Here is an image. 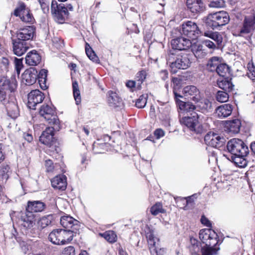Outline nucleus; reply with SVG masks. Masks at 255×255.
I'll list each match as a JSON object with an SVG mask.
<instances>
[{"label": "nucleus", "mask_w": 255, "mask_h": 255, "mask_svg": "<svg viewBox=\"0 0 255 255\" xmlns=\"http://www.w3.org/2000/svg\"><path fill=\"white\" fill-rule=\"evenodd\" d=\"M216 71L220 76L224 77L230 73V68L225 63H220Z\"/></svg>", "instance_id": "nucleus-40"}, {"label": "nucleus", "mask_w": 255, "mask_h": 255, "mask_svg": "<svg viewBox=\"0 0 255 255\" xmlns=\"http://www.w3.org/2000/svg\"><path fill=\"white\" fill-rule=\"evenodd\" d=\"M45 166L47 172H52L54 169V166L52 161L51 160L45 161Z\"/></svg>", "instance_id": "nucleus-57"}, {"label": "nucleus", "mask_w": 255, "mask_h": 255, "mask_svg": "<svg viewBox=\"0 0 255 255\" xmlns=\"http://www.w3.org/2000/svg\"><path fill=\"white\" fill-rule=\"evenodd\" d=\"M85 51L87 56L90 60L96 63H98L99 62V60L98 56H97L94 51L92 49L89 44L87 43L86 44Z\"/></svg>", "instance_id": "nucleus-42"}, {"label": "nucleus", "mask_w": 255, "mask_h": 255, "mask_svg": "<svg viewBox=\"0 0 255 255\" xmlns=\"http://www.w3.org/2000/svg\"><path fill=\"white\" fill-rule=\"evenodd\" d=\"M199 238L205 244L206 248H214L218 242V235L217 233L213 230L210 229H204L200 230L199 233ZM217 249V248H216ZM218 249L219 250V248Z\"/></svg>", "instance_id": "nucleus-8"}, {"label": "nucleus", "mask_w": 255, "mask_h": 255, "mask_svg": "<svg viewBox=\"0 0 255 255\" xmlns=\"http://www.w3.org/2000/svg\"><path fill=\"white\" fill-rule=\"evenodd\" d=\"M203 43L206 47H208L210 49H214L216 48L215 44L210 40H204Z\"/></svg>", "instance_id": "nucleus-59"}, {"label": "nucleus", "mask_w": 255, "mask_h": 255, "mask_svg": "<svg viewBox=\"0 0 255 255\" xmlns=\"http://www.w3.org/2000/svg\"><path fill=\"white\" fill-rule=\"evenodd\" d=\"M56 6H58L57 2L55 0H52L51 2V12L52 13L55 11L56 10Z\"/></svg>", "instance_id": "nucleus-64"}, {"label": "nucleus", "mask_w": 255, "mask_h": 255, "mask_svg": "<svg viewBox=\"0 0 255 255\" xmlns=\"http://www.w3.org/2000/svg\"><path fill=\"white\" fill-rule=\"evenodd\" d=\"M41 56L36 50L28 52L25 57L26 63L30 66H35L41 61Z\"/></svg>", "instance_id": "nucleus-26"}, {"label": "nucleus", "mask_w": 255, "mask_h": 255, "mask_svg": "<svg viewBox=\"0 0 255 255\" xmlns=\"http://www.w3.org/2000/svg\"><path fill=\"white\" fill-rule=\"evenodd\" d=\"M147 96L146 95H141L136 101V107L138 108H144L147 102Z\"/></svg>", "instance_id": "nucleus-48"}, {"label": "nucleus", "mask_w": 255, "mask_h": 255, "mask_svg": "<svg viewBox=\"0 0 255 255\" xmlns=\"http://www.w3.org/2000/svg\"><path fill=\"white\" fill-rule=\"evenodd\" d=\"M197 103V107L200 108L201 110L208 111L212 109L211 102L207 99H201L198 102H195Z\"/></svg>", "instance_id": "nucleus-35"}, {"label": "nucleus", "mask_w": 255, "mask_h": 255, "mask_svg": "<svg viewBox=\"0 0 255 255\" xmlns=\"http://www.w3.org/2000/svg\"><path fill=\"white\" fill-rule=\"evenodd\" d=\"M201 222L202 224L206 226L207 227H211V223L210 221L204 216H202L201 218Z\"/></svg>", "instance_id": "nucleus-61"}, {"label": "nucleus", "mask_w": 255, "mask_h": 255, "mask_svg": "<svg viewBox=\"0 0 255 255\" xmlns=\"http://www.w3.org/2000/svg\"><path fill=\"white\" fill-rule=\"evenodd\" d=\"M37 79V71L34 68L26 70L22 75V82L26 85H32Z\"/></svg>", "instance_id": "nucleus-14"}, {"label": "nucleus", "mask_w": 255, "mask_h": 255, "mask_svg": "<svg viewBox=\"0 0 255 255\" xmlns=\"http://www.w3.org/2000/svg\"><path fill=\"white\" fill-rule=\"evenodd\" d=\"M224 0H212L209 3V6L213 8H220L224 6Z\"/></svg>", "instance_id": "nucleus-51"}, {"label": "nucleus", "mask_w": 255, "mask_h": 255, "mask_svg": "<svg viewBox=\"0 0 255 255\" xmlns=\"http://www.w3.org/2000/svg\"><path fill=\"white\" fill-rule=\"evenodd\" d=\"M175 200H177V201H183V202L186 203V205L190 203H191L193 201L192 199V196H189L186 198H181L180 197H179L175 198Z\"/></svg>", "instance_id": "nucleus-56"}, {"label": "nucleus", "mask_w": 255, "mask_h": 255, "mask_svg": "<svg viewBox=\"0 0 255 255\" xmlns=\"http://www.w3.org/2000/svg\"><path fill=\"white\" fill-rule=\"evenodd\" d=\"M230 21L229 14L225 11L210 13L205 19V23L214 29L227 24Z\"/></svg>", "instance_id": "nucleus-1"}, {"label": "nucleus", "mask_w": 255, "mask_h": 255, "mask_svg": "<svg viewBox=\"0 0 255 255\" xmlns=\"http://www.w3.org/2000/svg\"><path fill=\"white\" fill-rule=\"evenodd\" d=\"M220 63L219 58L217 57H213L208 61L207 64V69L210 71H216Z\"/></svg>", "instance_id": "nucleus-36"}, {"label": "nucleus", "mask_w": 255, "mask_h": 255, "mask_svg": "<svg viewBox=\"0 0 255 255\" xmlns=\"http://www.w3.org/2000/svg\"><path fill=\"white\" fill-rule=\"evenodd\" d=\"M255 29V15L247 16L244 19L242 26L237 29L235 35L249 40Z\"/></svg>", "instance_id": "nucleus-2"}, {"label": "nucleus", "mask_w": 255, "mask_h": 255, "mask_svg": "<svg viewBox=\"0 0 255 255\" xmlns=\"http://www.w3.org/2000/svg\"><path fill=\"white\" fill-rule=\"evenodd\" d=\"M79 222L70 216H63L60 219V224L65 228L68 229H72L77 230V226H78Z\"/></svg>", "instance_id": "nucleus-22"}, {"label": "nucleus", "mask_w": 255, "mask_h": 255, "mask_svg": "<svg viewBox=\"0 0 255 255\" xmlns=\"http://www.w3.org/2000/svg\"><path fill=\"white\" fill-rule=\"evenodd\" d=\"M171 44L174 49L184 50L188 49L191 46V42L188 39L180 37L172 39Z\"/></svg>", "instance_id": "nucleus-16"}, {"label": "nucleus", "mask_w": 255, "mask_h": 255, "mask_svg": "<svg viewBox=\"0 0 255 255\" xmlns=\"http://www.w3.org/2000/svg\"><path fill=\"white\" fill-rule=\"evenodd\" d=\"M45 204L40 201H28L27 202V210L33 212H41L45 209Z\"/></svg>", "instance_id": "nucleus-25"}, {"label": "nucleus", "mask_w": 255, "mask_h": 255, "mask_svg": "<svg viewBox=\"0 0 255 255\" xmlns=\"http://www.w3.org/2000/svg\"><path fill=\"white\" fill-rule=\"evenodd\" d=\"M48 127L44 130L39 137L41 143L50 147L54 141V130H56L55 126Z\"/></svg>", "instance_id": "nucleus-13"}, {"label": "nucleus", "mask_w": 255, "mask_h": 255, "mask_svg": "<svg viewBox=\"0 0 255 255\" xmlns=\"http://www.w3.org/2000/svg\"><path fill=\"white\" fill-rule=\"evenodd\" d=\"M186 4L188 8L194 13L202 11L204 4L201 0H187Z\"/></svg>", "instance_id": "nucleus-24"}, {"label": "nucleus", "mask_w": 255, "mask_h": 255, "mask_svg": "<svg viewBox=\"0 0 255 255\" xmlns=\"http://www.w3.org/2000/svg\"><path fill=\"white\" fill-rule=\"evenodd\" d=\"M203 35L215 41L218 45L221 44L223 40L222 35L217 31H207L204 32Z\"/></svg>", "instance_id": "nucleus-34"}, {"label": "nucleus", "mask_w": 255, "mask_h": 255, "mask_svg": "<svg viewBox=\"0 0 255 255\" xmlns=\"http://www.w3.org/2000/svg\"><path fill=\"white\" fill-rule=\"evenodd\" d=\"M233 110L230 104H224L218 107L216 110V114L220 118H225L231 115Z\"/></svg>", "instance_id": "nucleus-27"}, {"label": "nucleus", "mask_w": 255, "mask_h": 255, "mask_svg": "<svg viewBox=\"0 0 255 255\" xmlns=\"http://www.w3.org/2000/svg\"><path fill=\"white\" fill-rule=\"evenodd\" d=\"M99 235L109 243H113L117 241V235L113 231H108Z\"/></svg>", "instance_id": "nucleus-37"}, {"label": "nucleus", "mask_w": 255, "mask_h": 255, "mask_svg": "<svg viewBox=\"0 0 255 255\" xmlns=\"http://www.w3.org/2000/svg\"><path fill=\"white\" fill-rule=\"evenodd\" d=\"M179 108L180 110H183L187 112H190L193 111L196 107L190 102H184L181 101L179 103Z\"/></svg>", "instance_id": "nucleus-44"}, {"label": "nucleus", "mask_w": 255, "mask_h": 255, "mask_svg": "<svg viewBox=\"0 0 255 255\" xmlns=\"http://www.w3.org/2000/svg\"><path fill=\"white\" fill-rule=\"evenodd\" d=\"M204 140L207 145L216 148L222 146L226 142V139L223 135L211 132L205 136Z\"/></svg>", "instance_id": "nucleus-10"}, {"label": "nucleus", "mask_w": 255, "mask_h": 255, "mask_svg": "<svg viewBox=\"0 0 255 255\" xmlns=\"http://www.w3.org/2000/svg\"><path fill=\"white\" fill-rule=\"evenodd\" d=\"M41 9L44 13H46L49 11L48 2L47 0H38Z\"/></svg>", "instance_id": "nucleus-53"}, {"label": "nucleus", "mask_w": 255, "mask_h": 255, "mask_svg": "<svg viewBox=\"0 0 255 255\" xmlns=\"http://www.w3.org/2000/svg\"><path fill=\"white\" fill-rule=\"evenodd\" d=\"M183 34L192 39H197L201 33L197 24L191 21H188L182 25Z\"/></svg>", "instance_id": "nucleus-9"}, {"label": "nucleus", "mask_w": 255, "mask_h": 255, "mask_svg": "<svg viewBox=\"0 0 255 255\" xmlns=\"http://www.w3.org/2000/svg\"><path fill=\"white\" fill-rule=\"evenodd\" d=\"M191 62L189 57L187 54L179 55L174 62L171 63L172 69L174 68L179 69H186L190 67Z\"/></svg>", "instance_id": "nucleus-15"}, {"label": "nucleus", "mask_w": 255, "mask_h": 255, "mask_svg": "<svg viewBox=\"0 0 255 255\" xmlns=\"http://www.w3.org/2000/svg\"><path fill=\"white\" fill-rule=\"evenodd\" d=\"M5 105L8 115L12 119H15L19 115V111L17 105L13 102L7 103Z\"/></svg>", "instance_id": "nucleus-30"}, {"label": "nucleus", "mask_w": 255, "mask_h": 255, "mask_svg": "<svg viewBox=\"0 0 255 255\" xmlns=\"http://www.w3.org/2000/svg\"><path fill=\"white\" fill-rule=\"evenodd\" d=\"M54 14L55 20L59 23H63L65 21V17L67 14L62 12L54 11L52 12Z\"/></svg>", "instance_id": "nucleus-49"}, {"label": "nucleus", "mask_w": 255, "mask_h": 255, "mask_svg": "<svg viewBox=\"0 0 255 255\" xmlns=\"http://www.w3.org/2000/svg\"><path fill=\"white\" fill-rule=\"evenodd\" d=\"M44 99V96L39 90L31 91L28 95L27 106L29 109L34 110L36 106L41 103Z\"/></svg>", "instance_id": "nucleus-12"}, {"label": "nucleus", "mask_w": 255, "mask_h": 255, "mask_svg": "<svg viewBox=\"0 0 255 255\" xmlns=\"http://www.w3.org/2000/svg\"><path fill=\"white\" fill-rule=\"evenodd\" d=\"M17 87L15 80L10 82L5 77L0 78V104L5 105L8 102V95Z\"/></svg>", "instance_id": "nucleus-3"}, {"label": "nucleus", "mask_w": 255, "mask_h": 255, "mask_svg": "<svg viewBox=\"0 0 255 255\" xmlns=\"http://www.w3.org/2000/svg\"><path fill=\"white\" fill-rule=\"evenodd\" d=\"M63 234L64 245L69 243L73 240L74 236V231L70 229L63 230Z\"/></svg>", "instance_id": "nucleus-43"}, {"label": "nucleus", "mask_w": 255, "mask_h": 255, "mask_svg": "<svg viewBox=\"0 0 255 255\" xmlns=\"http://www.w3.org/2000/svg\"><path fill=\"white\" fill-rule=\"evenodd\" d=\"M74 251L75 250L74 247L69 246L64 249V254L66 255H71L72 254L74 253Z\"/></svg>", "instance_id": "nucleus-60"}, {"label": "nucleus", "mask_w": 255, "mask_h": 255, "mask_svg": "<svg viewBox=\"0 0 255 255\" xmlns=\"http://www.w3.org/2000/svg\"><path fill=\"white\" fill-rule=\"evenodd\" d=\"M52 220L53 216L52 215H49L41 218L38 221L37 223L40 227L43 229L50 225Z\"/></svg>", "instance_id": "nucleus-38"}, {"label": "nucleus", "mask_w": 255, "mask_h": 255, "mask_svg": "<svg viewBox=\"0 0 255 255\" xmlns=\"http://www.w3.org/2000/svg\"><path fill=\"white\" fill-rule=\"evenodd\" d=\"M200 115L194 113L192 117H185L180 120L181 124L186 126L190 130L196 133H202L204 130L202 125L199 122Z\"/></svg>", "instance_id": "nucleus-5"}, {"label": "nucleus", "mask_w": 255, "mask_h": 255, "mask_svg": "<svg viewBox=\"0 0 255 255\" xmlns=\"http://www.w3.org/2000/svg\"><path fill=\"white\" fill-rule=\"evenodd\" d=\"M108 94L109 96L108 101L110 107L116 108L120 107L123 105L122 99L117 96L116 93L110 91L108 92Z\"/></svg>", "instance_id": "nucleus-29"}, {"label": "nucleus", "mask_w": 255, "mask_h": 255, "mask_svg": "<svg viewBox=\"0 0 255 255\" xmlns=\"http://www.w3.org/2000/svg\"><path fill=\"white\" fill-rule=\"evenodd\" d=\"M192 50L195 56L197 58H202L207 54V52L203 46L201 44L193 45Z\"/></svg>", "instance_id": "nucleus-31"}, {"label": "nucleus", "mask_w": 255, "mask_h": 255, "mask_svg": "<svg viewBox=\"0 0 255 255\" xmlns=\"http://www.w3.org/2000/svg\"><path fill=\"white\" fill-rule=\"evenodd\" d=\"M52 186L57 189L64 190L67 186L66 177L64 175L56 176L51 181Z\"/></svg>", "instance_id": "nucleus-23"}, {"label": "nucleus", "mask_w": 255, "mask_h": 255, "mask_svg": "<svg viewBox=\"0 0 255 255\" xmlns=\"http://www.w3.org/2000/svg\"><path fill=\"white\" fill-rule=\"evenodd\" d=\"M192 255H216L219 249L202 247L201 243L195 238H190V245L189 247Z\"/></svg>", "instance_id": "nucleus-6"}, {"label": "nucleus", "mask_w": 255, "mask_h": 255, "mask_svg": "<svg viewBox=\"0 0 255 255\" xmlns=\"http://www.w3.org/2000/svg\"><path fill=\"white\" fill-rule=\"evenodd\" d=\"M34 28L32 26L20 29L17 33V40L25 41L31 39L34 36Z\"/></svg>", "instance_id": "nucleus-17"}, {"label": "nucleus", "mask_w": 255, "mask_h": 255, "mask_svg": "<svg viewBox=\"0 0 255 255\" xmlns=\"http://www.w3.org/2000/svg\"><path fill=\"white\" fill-rule=\"evenodd\" d=\"M14 14L16 16H19L22 21L26 23H32L34 21L30 10L23 3H20L18 7L15 9Z\"/></svg>", "instance_id": "nucleus-11"}, {"label": "nucleus", "mask_w": 255, "mask_h": 255, "mask_svg": "<svg viewBox=\"0 0 255 255\" xmlns=\"http://www.w3.org/2000/svg\"><path fill=\"white\" fill-rule=\"evenodd\" d=\"M72 88L74 98L76 104L78 105L81 102V95L77 82L74 81L73 82Z\"/></svg>", "instance_id": "nucleus-41"}, {"label": "nucleus", "mask_w": 255, "mask_h": 255, "mask_svg": "<svg viewBox=\"0 0 255 255\" xmlns=\"http://www.w3.org/2000/svg\"><path fill=\"white\" fill-rule=\"evenodd\" d=\"M150 254L151 255H165L166 254V249L163 248L158 249L151 248Z\"/></svg>", "instance_id": "nucleus-52"}, {"label": "nucleus", "mask_w": 255, "mask_h": 255, "mask_svg": "<svg viewBox=\"0 0 255 255\" xmlns=\"http://www.w3.org/2000/svg\"><path fill=\"white\" fill-rule=\"evenodd\" d=\"M63 235V229L54 230L49 235V240L55 245H64Z\"/></svg>", "instance_id": "nucleus-21"}, {"label": "nucleus", "mask_w": 255, "mask_h": 255, "mask_svg": "<svg viewBox=\"0 0 255 255\" xmlns=\"http://www.w3.org/2000/svg\"><path fill=\"white\" fill-rule=\"evenodd\" d=\"M28 48L29 44L25 41L18 40L13 41V52L18 56H21L25 53Z\"/></svg>", "instance_id": "nucleus-20"}, {"label": "nucleus", "mask_w": 255, "mask_h": 255, "mask_svg": "<svg viewBox=\"0 0 255 255\" xmlns=\"http://www.w3.org/2000/svg\"><path fill=\"white\" fill-rule=\"evenodd\" d=\"M217 84L218 87L223 90V91L228 93L231 92L233 90L234 87V85L230 80L226 79L219 81Z\"/></svg>", "instance_id": "nucleus-33"}, {"label": "nucleus", "mask_w": 255, "mask_h": 255, "mask_svg": "<svg viewBox=\"0 0 255 255\" xmlns=\"http://www.w3.org/2000/svg\"><path fill=\"white\" fill-rule=\"evenodd\" d=\"M47 71L45 69H42L40 71L39 74H37V79L38 80V82L41 87L43 88V87H46L45 85L42 86L41 84H44L47 77Z\"/></svg>", "instance_id": "nucleus-45"}, {"label": "nucleus", "mask_w": 255, "mask_h": 255, "mask_svg": "<svg viewBox=\"0 0 255 255\" xmlns=\"http://www.w3.org/2000/svg\"><path fill=\"white\" fill-rule=\"evenodd\" d=\"M248 72L247 75L250 79L254 81L255 80V67L252 63L248 64Z\"/></svg>", "instance_id": "nucleus-50"}, {"label": "nucleus", "mask_w": 255, "mask_h": 255, "mask_svg": "<svg viewBox=\"0 0 255 255\" xmlns=\"http://www.w3.org/2000/svg\"><path fill=\"white\" fill-rule=\"evenodd\" d=\"M228 151L233 155H247L249 153L248 147L244 141L239 138H234L230 139L227 143Z\"/></svg>", "instance_id": "nucleus-4"}, {"label": "nucleus", "mask_w": 255, "mask_h": 255, "mask_svg": "<svg viewBox=\"0 0 255 255\" xmlns=\"http://www.w3.org/2000/svg\"><path fill=\"white\" fill-rule=\"evenodd\" d=\"M56 11L62 12L64 13V14H67V9L64 6L63 4H58V6H56Z\"/></svg>", "instance_id": "nucleus-58"}, {"label": "nucleus", "mask_w": 255, "mask_h": 255, "mask_svg": "<svg viewBox=\"0 0 255 255\" xmlns=\"http://www.w3.org/2000/svg\"><path fill=\"white\" fill-rule=\"evenodd\" d=\"M14 64L16 72L18 74H19L20 70L23 67L22 59L15 58Z\"/></svg>", "instance_id": "nucleus-54"}, {"label": "nucleus", "mask_w": 255, "mask_h": 255, "mask_svg": "<svg viewBox=\"0 0 255 255\" xmlns=\"http://www.w3.org/2000/svg\"><path fill=\"white\" fill-rule=\"evenodd\" d=\"M23 222L22 225L26 228H31L35 224V216L33 213L30 211L26 210V212L21 218Z\"/></svg>", "instance_id": "nucleus-28"}, {"label": "nucleus", "mask_w": 255, "mask_h": 255, "mask_svg": "<svg viewBox=\"0 0 255 255\" xmlns=\"http://www.w3.org/2000/svg\"><path fill=\"white\" fill-rule=\"evenodd\" d=\"M146 237L147 240L149 249L150 252L151 248H157L156 246V241H159V240L154 236V234L152 232L147 233Z\"/></svg>", "instance_id": "nucleus-39"}, {"label": "nucleus", "mask_w": 255, "mask_h": 255, "mask_svg": "<svg viewBox=\"0 0 255 255\" xmlns=\"http://www.w3.org/2000/svg\"><path fill=\"white\" fill-rule=\"evenodd\" d=\"M1 63L4 66L5 69L7 68V66L9 64V60L7 58L2 57L1 60Z\"/></svg>", "instance_id": "nucleus-63"}, {"label": "nucleus", "mask_w": 255, "mask_h": 255, "mask_svg": "<svg viewBox=\"0 0 255 255\" xmlns=\"http://www.w3.org/2000/svg\"><path fill=\"white\" fill-rule=\"evenodd\" d=\"M246 156L247 155H243L232 156V159L237 166L241 168H244L248 164V161L245 158Z\"/></svg>", "instance_id": "nucleus-32"}, {"label": "nucleus", "mask_w": 255, "mask_h": 255, "mask_svg": "<svg viewBox=\"0 0 255 255\" xmlns=\"http://www.w3.org/2000/svg\"><path fill=\"white\" fill-rule=\"evenodd\" d=\"M146 78V72L144 71H139L137 73L136 79L139 83H142Z\"/></svg>", "instance_id": "nucleus-55"}, {"label": "nucleus", "mask_w": 255, "mask_h": 255, "mask_svg": "<svg viewBox=\"0 0 255 255\" xmlns=\"http://www.w3.org/2000/svg\"><path fill=\"white\" fill-rule=\"evenodd\" d=\"M183 94L185 97L190 98L194 102H198L200 95L198 89L194 86H188L184 88Z\"/></svg>", "instance_id": "nucleus-18"}, {"label": "nucleus", "mask_w": 255, "mask_h": 255, "mask_svg": "<svg viewBox=\"0 0 255 255\" xmlns=\"http://www.w3.org/2000/svg\"><path fill=\"white\" fill-rule=\"evenodd\" d=\"M229 99L228 92L219 91L216 94V100L221 103L226 102Z\"/></svg>", "instance_id": "nucleus-47"}, {"label": "nucleus", "mask_w": 255, "mask_h": 255, "mask_svg": "<svg viewBox=\"0 0 255 255\" xmlns=\"http://www.w3.org/2000/svg\"><path fill=\"white\" fill-rule=\"evenodd\" d=\"M39 114L49 124L54 126L56 130L60 129V122L53 108L48 105L44 104L40 109Z\"/></svg>", "instance_id": "nucleus-7"}, {"label": "nucleus", "mask_w": 255, "mask_h": 255, "mask_svg": "<svg viewBox=\"0 0 255 255\" xmlns=\"http://www.w3.org/2000/svg\"><path fill=\"white\" fill-rule=\"evenodd\" d=\"M150 212L153 215H157L159 213H163L165 210L162 208V205L160 203H157L150 208Z\"/></svg>", "instance_id": "nucleus-46"}, {"label": "nucleus", "mask_w": 255, "mask_h": 255, "mask_svg": "<svg viewBox=\"0 0 255 255\" xmlns=\"http://www.w3.org/2000/svg\"><path fill=\"white\" fill-rule=\"evenodd\" d=\"M241 127V121L239 119H234L225 123V130L230 133L236 134L240 131Z\"/></svg>", "instance_id": "nucleus-19"}, {"label": "nucleus", "mask_w": 255, "mask_h": 255, "mask_svg": "<svg viewBox=\"0 0 255 255\" xmlns=\"http://www.w3.org/2000/svg\"><path fill=\"white\" fill-rule=\"evenodd\" d=\"M154 135L157 138H160L164 135V132L162 129L158 128L154 131Z\"/></svg>", "instance_id": "nucleus-62"}]
</instances>
